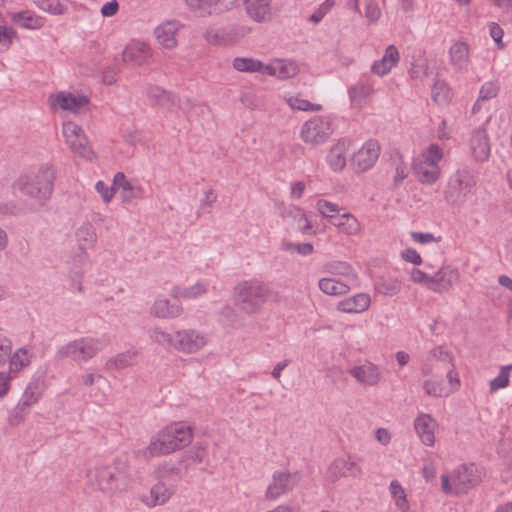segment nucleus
<instances>
[{"instance_id":"e2e57ef3","label":"nucleus","mask_w":512,"mask_h":512,"mask_svg":"<svg viewBox=\"0 0 512 512\" xmlns=\"http://www.w3.org/2000/svg\"><path fill=\"white\" fill-rule=\"evenodd\" d=\"M204 450L188 451L179 461L186 465L187 462L201 463L204 459Z\"/></svg>"},{"instance_id":"6ab92c4d","label":"nucleus","mask_w":512,"mask_h":512,"mask_svg":"<svg viewBox=\"0 0 512 512\" xmlns=\"http://www.w3.org/2000/svg\"><path fill=\"white\" fill-rule=\"evenodd\" d=\"M470 151L473 158L478 162L486 161L490 156V144L485 129L473 130L470 138Z\"/></svg>"},{"instance_id":"8fccbe9b","label":"nucleus","mask_w":512,"mask_h":512,"mask_svg":"<svg viewBox=\"0 0 512 512\" xmlns=\"http://www.w3.org/2000/svg\"><path fill=\"white\" fill-rule=\"evenodd\" d=\"M510 370H512V364L501 367L498 376L490 381V388L492 391H496L508 386Z\"/></svg>"},{"instance_id":"69168bd1","label":"nucleus","mask_w":512,"mask_h":512,"mask_svg":"<svg viewBox=\"0 0 512 512\" xmlns=\"http://www.w3.org/2000/svg\"><path fill=\"white\" fill-rule=\"evenodd\" d=\"M431 278V275L426 274L422 270L418 268H413L411 271V279L415 283L424 284L428 288L429 279Z\"/></svg>"},{"instance_id":"f704fd0d","label":"nucleus","mask_w":512,"mask_h":512,"mask_svg":"<svg viewBox=\"0 0 512 512\" xmlns=\"http://www.w3.org/2000/svg\"><path fill=\"white\" fill-rule=\"evenodd\" d=\"M264 69V74L279 79H288L297 74V66L294 63L278 62L276 65H266Z\"/></svg>"},{"instance_id":"603ef678","label":"nucleus","mask_w":512,"mask_h":512,"mask_svg":"<svg viewBox=\"0 0 512 512\" xmlns=\"http://www.w3.org/2000/svg\"><path fill=\"white\" fill-rule=\"evenodd\" d=\"M500 85L496 81L486 82L480 89L479 100H489L497 96Z\"/></svg>"},{"instance_id":"f03ea898","label":"nucleus","mask_w":512,"mask_h":512,"mask_svg":"<svg viewBox=\"0 0 512 512\" xmlns=\"http://www.w3.org/2000/svg\"><path fill=\"white\" fill-rule=\"evenodd\" d=\"M55 178L54 166L44 164L36 173L20 176L15 185L23 194L43 206L52 195Z\"/></svg>"},{"instance_id":"a18cd8bd","label":"nucleus","mask_w":512,"mask_h":512,"mask_svg":"<svg viewBox=\"0 0 512 512\" xmlns=\"http://www.w3.org/2000/svg\"><path fill=\"white\" fill-rule=\"evenodd\" d=\"M149 336L155 343L161 346L174 348L175 335L173 336L170 333H167L156 327L149 330Z\"/></svg>"},{"instance_id":"f3484780","label":"nucleus","mask_w":512,"mask_h":512,"mask_svg":"<svg viewBox=\"0 0 512 512\" xmlns=\"http://www.w3.org/2000/svg\"><path fill=\"white\" fill-rule=\"evenodd\" d=\"M42 396V390L38 382H30L24 390L21 399L15 407L14 417L23 419L30 408L35 405Z\"/></svg>"},{"instance_id":"680f3d73","label":"nucleus","mask_w":512,"mask_h":512,"mask_svg":"<svg viewBox=\"0 0 512 512\" xmlns=\"http://www.w3.org/2000/svg\"><path fill=\"white\" fill-rule=\"evenodd\" d=\"M204 293H206L205 285L202 284V283H196L193 286L185 288L181 292V296L184 297V298L190 299V298H195V297H197L199 295H202Z\"/></svg>"},{"instance_id":"aec40b11","label":"nucleus","mask_w":512,"mask_h":512,"mask_svg":"<svg viewBox=\"0 0 512 512\" xmlns=\"http://www.w3.org/2000/svg\"><path fill=\"white\" fill-rule=\"evenodd\" d=\"M151 58V49L145 43H132L126 46L122 53V60L133 66H141L148 63Z\"/></svg>"},{"instance_id":"5701e85b","label":"nucleus","mask_w":512,"mask_h":512,"mask_svg":"<svg viewBox=\"0 0 512 512\" xmlns=\"http://www.w3.org/2000/svg\"><path fill=\"white\" fill-rule=\"evenodd\" d=\"M350 141L346 139L339 140L334 144L327 155V162L330 168L339 172L346 166L347 152L349 150Z\"/></svg>"},{"instance_id":"423d86ee","label":"nucleus","mask_w":512,"mask_h":512,"mask_svg":"<svg viewBox=\"0 0 512 512\" xmlns=\"http://www.w3.org/2000/svg\"><path fill=\"white\" fill-rule=\"evenodd\" d=\"M475 184L474 176L468 170H458L448 182L444 192L445 200L452 206H461Z\"/></svg>"},{"instance_id":"3c124183","label":"nucleus","mask_w":512,"mask_h":512,"mask_svg":"<svg viewBox=\"0 0 512 512\" xmlns=\"http://www.w3.org/2000/svg\"><path fill=\"white\" fill-rule=\"evenodd\" d=\"M282 249L285 251H294L303 256L311 255L314 251L313 245L309 242H306V243L283 242Z\"/></svg>"},{"instance_id":"4be33fe9","label":"nucleus","mask_w":512,"mask_h":512,"mask_svg":"<svg viewBox=\"0 0 512 512\" xmlns=\"http://www.w3.org/2000/svg\"><path fill=\"white\" fill-rule=\"evenodd\" d=\"M176 488L159 481L152 486L150 496L143 497L142 502L148 507L165 504L174 495Z\"/></svg>"},{"instance_id":"58836bf2","label":"nucleus","mask_w":512,"mask_h":512,"mask_svg":"<svg viewBox=\"0 0 512 512\" xmlns=\"http://www.w3.org/2000/svg\"><path fill=\"white\" fill-rule=\"evenodd\" d=\"M319 288L328 295H343L349 291V286L334 278H322L319 280Z\"/></svg>"},{"instance_id":"79ce46f5","label":"nucleus","mask_w":512,"mask_h":512,"mask_svg":"<svg viewBox=\"0 0 512 512\" xmlns=\"http://www.w3.org/2000/svg\"><path fill=\"white\" fill-rule=\"evenodd\" d=\"M284 100L294 110L320 111L322 109V105L311 103L310 101L298 96H285Z\"/></svg>"},{"instance_id":"a211bd4d","label":"nucleus","mask_w":512,"mask_h":512,"mask_svg":"<svg viewBox=\"0 0 512 512\" xmlns=\"http://www.w3.org/2000/svg\"><path fill=\"white\" fill-rule=\"evenodd\" d=\"M415 431L421 442L426 446H433L435 443V429L437 428L436 420L426 413H421L414 420Z\"/></svg>"},{"instance_id":"13d9d810","label":"nucleus","mask_w":512,"mask_h":512,"mask_svg":"<svg viewBox=\"0 0 512 512\" xmlns=\"http://www.w3.org/2000/svg\"><path fill=\"white\" fill-rule=\"evenodd\" d=\"M420 159L432 162L438 165V162L442 159V151L437 144H431L426 151L422 154Z\"/></svg>"},{"instance_id":"09e8293b","label":"nucleus","mask_w":512,"mask_h":512,"mask_svg":"<svg viewBox=\"0 0 512 512\" xmlns=\"http://www.w3.org/2000/svg\"><path fill=\"white\" fill-rule=\"evenodd\" d=\"M316 206L319 213L323 217L328 218L330 222H332L334 217H337L340 212V207L337 204L324 199L318 200Z\"/></svg>"},{"instance_id":"ea45409f","label":"nucleus","mask_w":512,"mask_h":512,"mask_svg":"<svg viewBox=\"0 0 512 512\" xmlns=\"http://www.w3.org/2000/svg\"><path fill=\"white\" fill-rule=\"evenodd\" d=\"M135 354L127 351L116 355L107 360L106 368L108 370H121L133 364Z\"/></svg>"},{"instance_id":"c03bdc74","label":"nucleus","mask_w":512,"mask_h":512,"mask_svg":"<svg viewBox=\"0 0 512 512\" xmlns=\"http://www.w3.org/2000/svg\"><path fill=\"white\" fill-rule=\"evenodd\" d=\"M34 2L41 10L53 15H63L67 11V6L60 0H34Z\"/></svg>"},{"instance_id":"2eb2a0df","label":"nucleus","mask_w":512,"mask_h":512,"mask_svg":"<svg viewBox=\"0 0 512 512\" xmlns=\"http://www.w3.org/2000/svg\"><path fill=\"white\" fill-rule=\"evenodd\" d=\"M187 471L188 465H182L180 464V461L177 465L164 462L155 470V477L157 480L176 488L177 484L182 480Z\"/></svg>"},{"instance_id":"473e14b6","label":"nucleus","mask_w":512,"mask_h":512,"mask_svg":"<svg viewBox=\"0 0 512 512\" xmlns=\"http://www.w3.org/2000/svg\"><path fill=\"white\" fill-rule=\"evenodd\" d=\"M331 223L347 235H355L360 231V223L350 213L338 214Z\"/></svg>"},{"instance_id":"4d7b16f0","label":"nucleus","mask_w":512,"mask_h":512,"mask_svg":"<svg viewBox=\"0 0 512 512\" xmlns=\"http://www.w3.org/2000/svg\"><path fill=\"white\" fill-rule=\"evenodd\" d=\"M12 355L11 340L6 337H0V367L9 362Z\"/></svg>"},{"instance_id":"49530a36","label":"nucleus","mask_w":512,"mask_h":512,"mask_svg":"<svg viewBox=\"0 0 512 512\" xmlns=\"http://www.w3.org/2000/svg\"><path fill=\"white\" fill-rule=\"evenodd\" d=\"M390 493L395 500V503L398 508L402 511H406L408 509V503L406 500V494L400 483L396 480H393L390 483Z\"/></svg>"},{"instance_id":"a19ab883","label":"nucleus","mask_w":512,"mask_h":512,"mask_svg":"<svg viewBox=\"0 0 512 512\" xmlns=\"http://www.w3.org/2000/svg\"><path fill=\"white\" fill-rule=\"evenodd\" d=\"M147 96L155 102V104L161 106L173 105L174 97L158 86H150L147 89Z\"/></svg>"},{"instance_id":"a878e982","label":"nucleus","mask_w":512,"mask_h":512,"mask_svg":"<svg viewBox=\"0 0 512 512\" xmlns=\"http://www.w3.org/2000/svg\"><path fill=\"white\" fill-rule=\"evenodd\" d=\"M52 107L59 105L63 110L77 111L88 104L89 99L86 96H75L71 93L59 92L55 96H50Z\"/></svg>"},{"instance_id":"4468645a","label":"nucleus","mask_w":512,"mask_h":512,"mask_svg":"<svg viewBox=\"0 0 512 512\" xmlns=\"http://www.w3.org/2000/svg\"><path fill=\"white\" fill-rule=\"evenodd\" d=\"M361 473V467L351 457L337 458L330 464L327 476L331 481H336L341 477H358Z\"/></svg>"},{"instance_id":"de8ad7c7","label":"nucleus","mask_w":512,"mask_h":512,"mask_svg":"<svg viewBox=\"0 0 512 512\" xmlns=\"http://www.w3.org/2000/svg\"><path fill=\"white\" fill-rule=\"evenodd\" d=\"M28 364L29 360L27 358V350L25 348H20L13 353L9 361V371L18 372Z\"/></svg>"},{"instance_id":"39448f33","label":"nucleus","mask_w":512,"mask_h":512,"mask_svg":"<svg viewBox=\"0 0 512 512\" xmlns=\"http://www.w3.org/2000/svg\"><path fill=\"white\" fill-rule=\"evenodd\" d=\"M108 345L104 338L82 337L61 346L56 354L57 360L71 358L77 363L87 362Z\"/></svg>"},{"instance_id":"ddd939ff","label":"nucleus","mask_w":512,"mask_h":512,"mask_svg":"<svg viewBox=\"0 0 512 512\" xmlns=\"http://www.w3.org/2000/svg\"><path fill=\"white\" fill-rule=\"evenodd\" d=\"M459 280V272L451 266L441 267L429 279L428 289L436 293H445Z\"/></svg>"},{"instance_id":"72a5a7b5","label":"nucleus","mask_w":512,"mask_h":512,"mask_svg":"<svg viewBox=\"0 0 512 512\" xmlns=\"http://www.w3.org/2000/svg\"><path fill=\"white\" fill-rule=\"evenodd\" d=\"M232 66L239 72L246 73H261L264 74L265 66L260 60L249 58V57H236L233 59Z\"/></svg>"},{"instance_id":"5fc2aeb1","label":"nucleus","mask_w":512,"mask_h":512,"mask_svg":"<svg viewBox=\"0 0 512 512\" xmlns=\"http://www.w3.org/2000/svg\"><path fill=\"white\" fill-rule=\"evenodd\" d=\"M334 4V0H325L322 4L319 5L317 10L311 14L309 21L313 22L314 24L320 23L324 16L333 8Z\"/></svg>"},{"instance_id":"b1692460","label":"nucleus","mask_w":512,"mask_h":512,"mask_svg":"<svg viewBox=\"0 0 512 512\" xmlns=\"http://www.w3.org/2000/svg\"><path fill=\"white\" fill-rule=\"evenodd\" d=\"M400 56L398 49L394 45H389L380 60L372 64L371 71L379 76H384L391 71L399 62Z\"/></svg>"},{"instance_id":"c9c22d12","label":"nucleus","mask_w":512,"mask_h":512,"mask_svg":"<svg viewBox=\"0 0 512 512\" xmlns=\"http://www.w3.org/2000/svg\"><path fill=\"white\" fill-rule=\"evenodd\" d=\"M175 31L174 23H166L156 27L155 36L160 45L170 49L176 45Z\"/></svg>"},{"instance_id":"e433bc0d","label":"nucleus","mask_w":512,"mask_h":512,"mask_svg":"<svg viewBox=\"0 0 512 512\" xmlns=\"http://www.w3.org/2000/svg\"><path fill=\"white\" fill-rule=\"evenodd\" d=\"M81 250L94 246L97 241V234L93 225L89 222L83 223L76 232Z\"/></svg>"},{"instance_id":"bf43d9fd","label":"nucleus","mask_w":512,"mask_h":512,"mask_svg":"<svg viewBox=\"0 0 512 512\" xmlns=\"http://www.w3.org/2000/svg\"><path fill=\"white\" fill-rule=\"evenodd\" d=\"M489 33L499 49H503L505 44L502 41L504 32L503 29L495 22L490 23Z\"/></svg>"},{"instance_id":"c85d7f7f","label":"nucleus","mask_w":512,"mask_h":512,"mask_svg":"<svg viewBox=\"0 0 512 512\" xmlns=\"http://www.w3.org/2000/svg\"><path fill=\"white\" fill-rule=\"evenodd\" d=\"M183 312V308L179 304H170L167 299H156L153 303L150 313L154 317L169 319L179 317Z\"/></svg>"},{"instance_id":"f8f14e48","label":"nucleus","mask_w":512,"mask_h":512,"mask_svg":"<svg viewBox=\"0 0 512 512\" xmlns=\"http://www.w3.org/2000/svg\"><path fill=\"white\" fill-rule=\"evenodd\" d=\"M380 155V146L375 140H368L352 156V164L358 172H364L374 166Z\"/></svg>"},{"instance_id":"338daca9","label":"nucleus","mask_w":512,"mask_h":512,"mask_svg":"<svg viewBox=\"0 0 512 512\" xmlns=\"http://www.w3.org/2000/svg\"><path fill=\"white\" fill-rule=\"evenodd\" d=\"M15 34L16 32L12 27L0 26V44H10Z\"/></svg>"},{"instance_id":"393cba45","label":"nucleus","mask_w":512,"mask_h":512,"mask_svg":"<svg viewBox=\"0 0 512 512\" xmlns=\"http://www.w3.org/2000/svg\"><path fill=\"white\" fill-rule=\"evenodd\" d=\"M115 192L121 190L120 198L123 203H129L135 198H139L142 193L141 187H136L127 180L123 172H117L113 178Z\"/></svg>"},{"instance_id":"2f4dec72","label":"nucleus","mask_w":512,"mask_h":512,"mask_svg":"<svg viewBox=\"0 0 512 512\" xmlns=\"http://www.w3.org/2000/svg\"><path fill=\"white\" fill-rule=\"evenodd\" d=\"M373 87L368 81H359L349 90V98L353 106H362L366 99L372 94Z\"/></svg>"},{"instance_id":"dca6fc26","label":"nucleus","mask_w":512,"mask_h":512,"mask_svg":"<svg viewBox=\"0 0 512 512\" xmlns=\"http://www.w3.org/2000/svg\"><path fill=\"white\" fill-rule=\"evenodd\" d=\"M349 373L358 382L368 386L378 385L382 378L380 368L376 364L368 361L362 365L352 367L349 369Z\"/></svg>"},{"instance_id":"7ed1b4c3","label":"nucleus","mask_w":512,"mask_h":512,"mask_svg":"<svg viewBox=\"0 0 512 512\" xmlns=\"http://www.w3.org/2000/svg\"><path fill=\"white\" fill-rule=\"evenodd\" d=\"M192 437L193 434L190 426L183 422L173 423L161 430L150 441L147 452L151 457L167 455L189 445Z\"/></svg>"},{"instance_id":"7c9ffc66","label":"nucleus","mask_w":512,"mask_h":512,"mask_svg":"<svg viewBox=\"0 0 512 512\" xmlns=\"http://www.w3.org/2000/svg\"><path fill=\"white\" fill-rule=\"evenodd\" d=\"M450 62L459 71L467 70L469 65V47L464 42L454 43L450 50Z\"/></svg>"},{"instance_id":"20e7f679","label":"nucleus","mask_w":512,"mask_h":512,"mask_svg":"<svg viewBox=\"0 0 512 512\" xmlns=\"http://www.w3.org/2000/svg\"><path fill=\"white\" fill-rule=\"evenodd\" d=\"M269 289L263 282L253 279L240 282L234 289L235 303L245 314H255L267 301Z\"/></svg>"},{"instance_id":"37998d69","label":"nucleus","mask_w":512,"mask_h":512,"mask_svg":"<svg viewBox=\"0 0 512 512\" xmlns=\"http://www.w3.org/2000/svg\"><path fill=\"white\" fill-rule=\"evenodd\" d=\"M423 390L431 397H446L451 391L447 390L442 381L425 380L423 382Z\"/></svg>"},{"instance_id":"412c9836","label":"nucleus","mask_w":512,"mask_h":512,"mask_svg":"<svg viewBox=\"0 0 512 512\" xmlns=\"http://www.w3.org/2000/svg\"><path fill=\"white\" fill-rule=\"evenodd\" d=\"M413 172L416 178L423 184H433L440 176V168L437 164L420 158L414 161Z\"/></svg>"},{"instance_id":"052dcab7","label":"nucleus","mask_w":512,"mask_h":512,"mask_svg":"<svg viewBox=\"0 0 512 512\" xmlns=\"http://www.w3.org/2000/svg\"><path fill=\"white\" fill-rule=\"evenodd\" d=\"M97 192L101 195L103 201L108 203L114 196L115 190L114 186H107L103 181H98L95 185Z\"/></svg>"},{"instance_id":"9b49d317","label":"nucleus","mask_w":512,"mask_h":512,"mask_svg":"<svg viewBox=\"0 0 512 512\" xmlns=\"http://www.w3.org/2000/svg\"><path fill=\"white\" fill-rule=\"evenodd\" d=\"M207 343L206 337L197 330H179L175 332L174 348L185 353H195Z\"/></svg>"},{"instance_id":"bb28decb","label":"nucleus","mask_w":512,"mask_h":512,"mask_svg":"<svg viewBox=\"0 0 512 512\" xmlns=\"http://www.w3.org/2000/svg\"><path fill=\"white\" fill-rule=\"evenodd\" d=\"M370 302L371 300L368 294L359 293L340 301L337 308L344 313H361L369 308Z\"/></svg>"},{"instance_id":"6e6d98bb","label":"nucleus","mask_w":512,"mask_h":512,"mask_svg":"<svg viewBox=\"0 0 512 512\" xmlns=\"http://www.w3.org/2000/svg\"><path fill=\"white\" fill-rule=\"evenodd\" d=\"M432 98L438 104H443L448 99V88L445 82L437 81L432 88Z\"/></svg>"},{"instance_id":"774afa93","label":"nucleus","mask_w":512,"mask_h":512,"mask_svg":"<svg viewBox=\"0 0 512 512\" xmlns=\"http://www.w3.org/2000/svg\"><path fill=\"white\" fill-rule=\"evenodd\" d=\"M429 354L432 358H435L442 362H450L451 361V356H450L449 352L446 351L442 346L433 348Z\"/></svg>"},{"instance_id":"864d4df0","label":"nucleus","mask_w":512,"mask_h":512,"mask_svg":"<svg viewBox=\"0 0 512 512\" xmlns=\"http://www.w3.org/2000/svg\"><path fill=\"white\" fill-rule=\"evenodd\" d=\"M365 5V17L369 22L375 23L381 16V10L378 6V3L374 0H363Z\"/></svg>"},{"instance_id":"c756f323","label":"nucleus","mask_w":512,"mask_h":512,"mask_svg":"<svg viewBox=\"0 0 512 512\" xmlns=\"http://www.w3.org/2000/svg\"><path fill=\"white\" fill-rule=\"evenodd\" d=\"M272 0H244L245 10L249 17L257 22L265 21L271 15Z\"/></svg>"},{"instance_id":"1a4fd4ad","label":"nucleus","mask_w":512,"mask_h":512,"mask_svg":"<svg viewBox=\"0 0 512 512\" xmlns=\"http://www.w3.org/2000/svg\"><path fill=\"white\" fill-rule=\"evenodd\" d=\"M455 495L467 493L481 482L480 472L475 464H463L452 475Z\"/></svg>"},{"instance_id":"4c0bfd02","label":"nucleus","mask_w":512,"mask_h":512,"mask_svg":"<svg viewBox=\"0 0 512 512\" xmlns=\"http://www.w3.org/2000/svg\"><path fill=\"white\" fill-rule=\"evenodd\" d=\"M12 19L17 25L27 29H39L43 25L42 18L29 11L17 12Z\"/></svg>"},{"instance_id":"9d476101","label":"nucleus","mask_w":512,"mask_h":512,"mask_svg":"<svg viewBox=\"0 0 512 512\" xmlns=\"http://www.w3.org/2000/svg\"><path fill=\"white\" fill-rule=\"evenodd\" d=\"M300 477L298 473L276 471L272 475V481L266 490L268 500H276L281 495L288 493L298 484Z\"/></svg>"},{"instance_id":"cd10ccee","label":"nucleus","mask_w":512,"mask_h":512,"mask_svg":"<svg viewBox=\"0 0 512 512\" xmlns=\"http://www.w3.org/2000/svg\"><path fill=\"white\" fill-rule=\"evenodd\" d=\"M188 10L196 16L208 17L220 11V0H184Z\"/></svg>"},{"instance_id":"0eeeda50","label":"nucleus","mask_w":512,"mask_h":512,"mask_svg":"<svg viewBox=\"0 0 512 512\" xmlns=\"http://www.w3.org/2000/svg\"><path fill=\"white\" fill-rule=\"evenodd\" d=\"M333 133L329 117L315 116L306 121L301 129L302 140L309 145H320L328 140Z\"/></svg>"},{"instance_id":"f257e3e1","label":"nucleus","mask_w":512,"mask_h":512,"mask_svg":"<svg viewBox=\"0 0 512 512\" xmlns=\"http://www.w3.org/2000/svg\"><path fill=\"white\" fill-rule=\"evenodd\" d=\"M86 476L91 487L109 497L125 491L131 482L130 466L121 459L97 464L87 471Z\"/></svg>"},{"instance_id":"0e129e2a","label":"nucleus","mask_w":512,"mask_h":512,"mask_svg":"<svg viewBox=\"0 0 512 512\" xmlns=\"http://www.w3.org/2000/svg\"><path fill=\"white\" fill-rule=\"evenodd\" d=\"M402 258L414 265H420L422 263V258L420 254L413 248H407L402 252Z\"/></svg>"},{"instance_id":"6e6552de","label":"nucleus","mask_w":512,"mask_h":512,"mask_svg":"<svg viewBox=\"0 0 512 512\" xmlns=\"http://www.w3.org/2000/svg\"><path fill=\"white\" fill-rule=\"evenodd\" d=\"M63 136L72 153L75 155L91 159L93 151L88 143L87 137L83 129L72 121L63 123Z\"/></svg>"}]
</instances>
